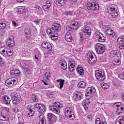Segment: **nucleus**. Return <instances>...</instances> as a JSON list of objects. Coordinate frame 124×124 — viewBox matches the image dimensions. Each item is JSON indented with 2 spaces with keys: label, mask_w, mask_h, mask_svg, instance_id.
Listing matches in <instances>:
<instances>
[{
  "label": "nucleus",
  "mask_w": 124,
  "mask_h": 124,
  "mask_svg": "<svg viewBox=\"0 0 124 124\" xmlns=\"http://www.w3.org/2000/svg\"><path fill=\"white\" fill-rule=\"evenodd\" d=\"M62 30L61 24L59 23H54L50 29L46 30V32L48 35H51L52 40H57L59 38V33Z\"/></svg>",
  "instance_id": "1"
},
{
  "label": "nucleus",
  "mask_w": 124,
  "mask_h": 124,
  "mask_svg": "<svg viewBox=\"0 0 124 124\" xmlns=\"http://www.w3.org/2000/svg\"><path fill=\"white\" fill-rule=\"evenodd\" d=\"M11 100L13 104H19L22 101V98L21 95L16 93H13L10 94Z\"/></svg>",
  "instance_id": "2"
},
{
  "label": "nucleus",
  "mask_w": 124,
  "mask_h": 124,
  "mask_svg": "<svg viewBox=\"0 0 124 124\" xmlns=\"http://www.w3.org/2000/svg\"><path fill=\"white\" fill-rule=\"evenodd\" d=\"M116 7H117V6L112 4L111 5H109L107 9L108 13L111 14L112 18H116V17L119 15V14L116 11Z\"/></svg>",
  "instance_id": "3"
},
{
  "label": "nucleus",
  "mask_w": 124,
  "mask_h": 124,
  "mask_svg": "<svg viewBox=\"0 0 124 124\" xmlns=\"http://www.w3.org/2000/svg\"><path fill=\"white\" fill-rule=\"evenodd\" d=\"M88 62L90 64H94L97 62L96 56L93 52H89L87 54Z\"/></svg>",
  "instance_id": "4"
},
{
  "label": "nucleus",
  "mask_w": 124,
  "mask_h": 124,
  "mask_svg": "<svg viewBox=\"0 0 124 124\" xmlns=\"http://www.w3.org/2000/svg\"><path fill=\"white\" fill-rule=\"evenodd\" d=\"M87 8L88 10L95 11V10L99 9V5L94 2H90L87 4Z\"/></svg>",
  "instance_id": "5"
},
{
  "label": "nucleus",
  "mask_w": 124,
  "mask_h": 124,
  "mask_svg": "<svg viewBox=\"0 0 124 124\" xmlns=\"http://www.w3.org/2000/svg\"><path fill=\"white\" fill-rule=\"evenodd\" d=\"M95 76L97 80L101 82L105 79V73L103 71L97 70L95 72Z\"/></svg>",
  "instance_id": "6"
},
{
  "label": "nucleus",
  "mask_w": 124,
  "mask_h": 124,
  "mask_svg": "<svg viewBox=\"0 0 124 124\" xmlns=\"http://www.w3.org/2000/svg\"><path fill=\"white\" fill-rule=\"evenodd\" d=\"M60 108H61V104L59 102H55L54 107H50V110L55 113V114H60Z\"/></svg>",
  "instance_id": "7"
},
{
  "label": "nucleus",
  "mask_w": 124,
  "mask_h": 124,
  "mask_svg": "<svg viewBox=\"0 0 124 124\" xmlns=\"http://www.w3.org/2000/svg\"><path fill=\"white\" fill-rule=\"evenodd\" d=\"M64 114L66 117L69 119H71V118H74L75 117L72 108H71L70 107H67L66 108H65Z\"/></svg>",
  "instance_id": "8"
},
{
  "label": "nucleus",
  "mask_w": 124,
  "mask_h": 124,
  "mask_svg": "<svg viewBox=\"0 0 124 124\" xmlns=\"http://www.w3.org/2000/svg\"><path fill=\"white\" fill-rule=\"evenodd\" d=\"M95 49L97 54H103L105 52V46L103 44H96Z\"/></svg>",
  "instance_id": "9"
},
{
  "label": "nucleus",
  "mask_w": 124,
  "mask_h": 124,
  "mask_svg": "<svg viewBox=\"0 0 124 124\" xmlns=\"http://www.w3.org/2000/svg\"><path fill=\"white\" fill-rule=\"evenodd\" d=\"M0 52H1L3 55H4V53L6 52L8 57H11V56L13 55L12 50H11L10 48H7V47H5V46L0 47Z\"/></svg>",
  "instance_id": "10"
},
{
  "label": "nucleus",
  "mask_w": 124,
  "mask_h": 124,
  "mask_svg": "<svg viewBox=\"0 0 124 124\" xmlns=\"http://www.w3.org/2000/svg\"><path fill=\"white\" fill-rule=\"evenodd\" d=\"M16 78H11L6 80L5 85L7 87H12L17 83Z\"/></svg>",
  "instance_id": "11"
},
{
  "label": "nucleus",
  "mask_w": 124,
  "mask_h": 124,
  "mask_svg": "<svg viewBox=\"0 0 124 124\" xmlns=\"http://www.w3.org/2000/svg\"><path fill=\"white\" fill-rule=\"evenodd\" d=\"M46 116L49 124H55L57 122V117L54 114L48 113Z\"/></svg>",
  "instance_id": "12"
},
{
  "label": "nucleus",
  "mask_w": 124,
  "mask_h": 124,
  "mask_svg": "<svg viewBox=\"0 0 124 124\" xmlns=\"http://www.w3.org/2000/svg\"><path fill=\"white\" fill-rule=\"evenodd\" d=\"M95 88L93 87H88L86 90L85 95L86 96H90L92 97L95 93Z\"/></svg>",
  "instance_id": "13"
},
{
  "label": "nucleus",
  "mask_w": 124,
  "mask_h": 124,
  "mask_svg": "<svg viewBox=\"0 0 124 124\" xmlns=\"http://www.w3.org/2000/svg\"><path fill=\"white\" fill-rule=\"evenodd\" d=\"M81 98H83V94L80 92H76L74 93L73 99L78 101L81 100Z\"/></svg>",
  "instance_id": "14"
},
{
  "label": "nucleus",
  "mask_w": 124,
  "mask_h": 124,
  "mask_svg": "<svg viewBox=\"0 0 124 124\" xmlns=\"http://www.w3.org/2000/svg\"><path fill=\"white\" fill-rule=\"evenodd\" d=\"M105 33L108 35H110V36L112 37L114 39L117 37V33L114 32V31H113L111 29H107V31H105Z\"/></svg>",
  "instance_id": "15"
},
{
  "label": "nucleus",
  "mask_w": 124,
  "mask_h": 124,
  "mask_svg": "<svg viewBox=\"0 0 124 124\" xmlns=\"http://www.w3.org/2000/svg\"><path fill=\"white\" fill-rule=\"evenodd\" d=\"M7 45L10 47H14L15 45V42H14V36H10L9 39L7 41Z\"/></svg>",
  "instance_id": "16"
},
{
  "label": "nucleus",
  "mask_w": 124,
  "mask_h": 124,
  "mask_svg": "<svg viewBox=\"0 0 124 124\" xmlns=\"http://www.w3.org/2000/svg\"><path fill=\"white\" fill-rule=\"evenodd\" d=\"M75 61H74V60H70L69 61V71H70L71 72H73L74 71V70H75Z\"/></svg>",
  "instance_id": "17"
},
{
  "label": "nucleus",
  "mask_w": 124,
  "mask_h": 124,
  "mask_svg": "<svg viewBox=\"0 0 124 124\" xmlns=\"http://www.w3.org/2000/svg\"><path fill=\"white\" fill-rule=\"evenodd\" d=\"M21 66L23 68V71L24 74L26 75H28V74H30V70L28 69V67H27V64L25 61L20 62Z\"/></svg>",
  "instance_id": "18"
},
{
  "label": "nucleus",
  "mask_w": 124,
  "mask_h": 124,
  "mask_svg": "<svg viewBox=\"0 0 124 124\" xmlns=\"http://www.w3.org/2000/svg\"><path fill=\"white\" fill-rule=\"evenodd\" d=\"M83 31L86 35H90L92 33V29L89 26H85L83 29Z\"/></svg>",
  "instance_id": "19"
},
{
  "label": "nucleus",
  "mask_w": 124,
  "mask_h": 124,
  "mask_svg": "<svg viewBox=\"0 0 124 124\" xmlns=\"http://www.w3.org/2000/svg\"><path fill=\"white\" fill-rule=\"evenodd\" d=\"M116 107H117V110L116 111V115H119L121 113H123L124 112V108L120 104H117L116 105Z\"/></svg>",
  "instance_id": "20"
},
{
  "label": "nucleus",
  "mask_w": 124,
  "mask_h": 124,
  "mask_svg": "<svg viewBox=\"0 0 124 124\" xmlns=\"http://www.w3.org/2000/svg\"><path fill=\"white\" fill-rule=\"evenodd\" d=\"M65 38L68 42H72V40H73V38H72L71 33L69 32L66 33Z\"/></svg>",
  "instance_id": "21"
},
{
  "label": "nucleus",
  "mask_w": 124,
  "mask_h": 124,
  "mask_svg": "<svg viewBox=\"0 0 124 124\" xmlns=\"http://www.w3.org/2000/svg\"><path fill=\"white\" fill-rule=\"evenodd\" d=\"M60 63L62 66V68L63 70H65L67 68V63L64 60L60 61Z\"/></svg>",
  "instance_id": "22"
},
{
  "label": "nucleus",
  "mask_w": 124,
  "mask_h": 124,
  "mask_svg": "<svg viewBox=\"0 0 124 124\" xmlns=\"http://www.w3.org/2000/svg\"><path fill=\"white\" fill-rule=\"evenodd\" d=\"M117 44H119L120 49H124V42L122 38H118L117 39Z\"/></svg>",
  "instance_id": "23"
},
{
  "label": "nucleus",
  "mask_w": 124,
  "mask_h": 124,
  "mask_svg": "<svg viewBox=\"0 0 124 124\" xmlns=\"http://www.w3.org/2000/svg\"><path fill=\"white\" fill-rule=\"evenodd\" d=\"M68 0H57L55 1V3L56 5L60 6V5L63 6L65 4L66 1Z\"/></svg>",
  "instance_id": "24"
},
{
  "label": "nucleus",
  "mask_w": 124,
  "mask_h": 124,
  "mask_svg": "<svg viewBox=\"0 0 124 124\" xmlns=\"http://www.w3.org/2000/svg\"><path fill=\"white\" fill-rule=\"evenodd\" d=\"M2 100L4 101V103L6 105H9V104H10V101H11L10 98L7 95H5L2 97Z\"/></svg>",
  "instance_id": "25"
},
{
  "label": "nucleus",
  "mask_w": 124,
  "mask_h": 124,
  "mask_svg": "<svg viewBox=\"0 0 124 124\" xmlns=\"http://www.w3.org/2000/svg\"><path fill=\"white\" fill-rule=\"evenodd\" d=\"M42 46L43 47V48H45L46 49H52V45L48 42H44L42 44Z\"/></svg>",
  "instance_id": "26"
},
{
  "label": "nucleus",
  "mask_w": 124,
  "mask_h": 124,
  "mask_svg": "<svg viewBox=\"0 0 124 124\" xmlns=\"http://www.w3.org/2000/svg\"><path fill=\"white\" fill-rule=\"evenodd\" d=\"M51 78V73L46 72L44 76V80L46 81V82H49L50 81V78Z\"/></svg>",
  "instance_id": "27"
},
{
  "label": "nucleus",
  "mask_w": 124,
  "mask_h": 124,
  "mask_svg": "<svg viewBox=\"0 0 124 124\" xmlns=\"http://www.w3.org/2000/svg\"><path fill=\"white\" fill-rule=\"evenodd\" d=\"M39 124H46V120L43 115H40L39 116Z\"/></svg>",
  "instance_id": "28"
},
{
  "label": "nucleus",
  "mask_w": 124,
  "mask_h": 124,
  "mask_svg": "<svg viewBox=\"0 0 124 124\" xmlns=\"http://www.w3.org/2000/svg\"><path fill=\"white\" fill-rule=\"evenodd\" d=\"M46 111V107L44 105L41 104V106H40V108L38 109V112L39 113H45Z\"/></svg>",
  "instance_id": "29"
},
{
  "label": "nucleus",
  "mask_w": 124,
  "mask_h": 124,
  "mask_svg": "<svg viewBox=\"0 0 124 124\" xmlns=\"http://www.w3.org/2000/svg\"><path fill=\"white\" fill-rule=\"evenodd\" d=\"M77 71L81 76L85 74V73L84 72V68H83L81 66H78V67L77 68Z\"/></svg>",
  "instance_id": "30"
},
{
  "label": "nucleus",
  "mask_w": 124,
  "mask_h": 124,
  "mask_svg": "<svg viewBox=\"0 0 124 124\" xmlns=\"http://www.w3.org/2000/svg\"><path fill=\"white\" fill-rule=\"evenodd\" d=\"M70 25L71 26H73V27H74L73 28L74 30H76L78 29L79 23H78V22L75 21H72L70 22Z\"/></svg>",
  "instance_id": "31"
},
{
  "label": "nucleus",
  "mask_w": 124,
  "mask_h": 124,
  "mask_svg": "<svg viewBox=\"0 0 124 124\" xmlns=\"http://www.w3.org/2000/svg\"><path fill=\"white\" fill-rule=\"evenodd\" d=\"M124 117L119 116L117 119L115 124H124Z\"/></svg>",
  "instance_id": "32"
},
{
  "label": "nucleus",
  "mask_w": 124,
  "mask_h": 124,
  "mask_svg": "<svg viewBox=\"0 0 124 124\" xmlns=\"http://www.w3.org/2000/svg\"><path fill=\"white\" fill-rule=\"evenodd\" d=\"M98 40L100 42H105L106 40V37L103 34H101L99 35Z\"/></svg>",
  "instance_id": "33"
},
{
  "label": "nucleus",
  "mask_w": 124,
  "mask_h": 124,
  "mask_svg": "<svg viewBox=\"0 0 124 124\" xmlns=\"http://www.w3.org/2000/svg\"><path fill=\"white\" fill-rule=\"evenodd\" d=\"M56 82H60L59 88L60 89V90H62V88H63V85H64V79H57L56 80Z\"/></svg>",
  "instance_id": "34"
},
{
  "label": "nucleus",
  "mask_w": 124,
  "mask_h": 124,
  "mask_svg": "<svg viewBox=\"0 0 124 124\" xmlns=\"http://www.w3.org/2000/svg\"><path fill=\"white\" fill-rule=\"evenodd\" d=\"M101 86L104 90H107V89H109L110 84L109 83L102 82L101 84Z\"/></svg>",
  "instance_id": "35"
},
{
  "label": "nucleus",
  "mask_w": 124,
  "mask_h": 124,
  "mask_svg": "<svg viewBox=\"0 0 124 124\" xmlns=\"http://www.w3.org/2000/svg\"><path fill=\"white\" fill-rule=\"evenodd\" d=\"M95 124H107V122L106 121H101L100 118H97L95 120Z\"/></svg>",
  "instance_id": "36"
},
{
  "label": "nucleus",
  "mask_w": 124,
  "mask_h": 124,
  "mask_svg": "<svg viewBox=\"0 0 124 124\" xmlns=\"http://www.w3.org/2000/svg\"><path fill=\"white\" fill-rule=\"evenodd\" d=\"M0 120L1 121H8L9 118L3 116L2 115V112L0 111Z\"/></svg>",
  "instance_id": "37"
},
{
  "label": "nucleus",
  "mask_w": 124,
  "mask_h": 124,
  "mask_svg": "<svg viewBox=\"0 0 124 124\" xmlns=\"http://www.w3.org/2000/svg\"><path fill=\"white\" fill-rule=\"evenodd\" d=\"M113 63L115 65H120L121 64V60L119 59H115L113 61Z\"/></svg>",
  "instance_id": "38"
},
{
  "label": "nucleus",
  "mask_w": 124,
  "mask_h": 124,
  "mask_svg": "<svg viewBox=\"0 0 124 124\" xmlns=\"http://www.w3.org/2000/svg\"><path fill=\"white\" fill-rule=\"evenodd\" d=\"M25 32L28 36L27 37H31V30L29 28H26L25 30Z\"/></svg>",
  "instance_id": "39"
},
{
  "label": "nucleus",
  "mask_w": 124,
  "mask_h": 124,
  "mask_svg": "<svg viewBox=\"0 0 124 124\" xmlns=\"http://www.w3.org/2000/svg\"><path fill=\"white\" fill-rule=\"evenodd\" d=\"M99 26H100L101 29H108V26L104 25L102 22H100L99 23Z\"/></svg>",
  "instance_id": "40"
},
{
  "label": "nucleus",
  "mask_w": 124,
  "mask_h": 124,
  "mask_svg": "<svg viewBox=\"0 0 124 124\" xmlns=\"http://www.w3.org/2000/svg\"><path fill=\"white\" fill-rule=\"evenodd\" d=\"M78 85L80 88H85V87H86V82L84 81H80L78 83Z\"/></svg>",
  "instance_id": "41"
},
{
  "label": "nucleus",
  "mask_w": 124,
  "mask_h": 124,
  "mask_svg": "<svg viewBox=\"0 0 124 124\" xmlns=\"http://www.w3.org/2000/svg\"><path fill=\"white\" fill-rule=\"evenodd\" d=\"M46 5H47V8H50V6L52 5V1L51 0H47Z\"/></svg>",
  "instance_id": "42"
},
{
  "label": "nucleus",
  "mask_w": 124,
  "mask_h": 124,
  "mask_svg": "<svg viewBox=\"0 0 124 124\" xmlns=\"http://www.w3.org/2000/svg\"><path fill=\"white\" fill-rule=\"evenodd\" d=\"M42 104H35L34 105V108L35 109H37V111H38V110H39V108H40V106H41Z\"/></svg>",
  "instance_id": "43"
},
{
  "label": "nucleus",
  "mask_w": 124,
  "mask_h": 124,
  "mask_svg": "<svg viewBox=\"0 0 124 124\" xmlns=\"http://www.w3.org/2000/svg\"><path fill=\"white\" fill-rule=\"evenodd\" d=\"M42 104H35L34 105V108L35 109H37V111H38V110H39V108H40V106H41Z\"/></svg>",
  "instance_id": "44"
},
{
  "label": "nucleus",
  "mask_w": 124,
  "mask_h": 124,
  "mask_svg": "<svg viewBox=\"0 0 124 124\" xmlns=\"http://www.w3.org/2000/svg\"><path fill=\"white\" fill-rule=\"evenodd\" d=\"M111 54L115 55V56H118V55H120V51L116 50H112L111 51Z\"/></svg>",
  "instance_id": "45"
},
{
  "label": "nucleus",
  "mask_w": 124,
  "mask_h": 124,
  "mask_svg": "<svg viewBox=\"0 0 124 124\" xmlns=\"http://www.w3.org/2000/svg\"><path fill=\"white\" fill-rule=\"evenodd\" d=\"M6 27V24L4 23H0V30H3Z\"/></svg>",
  "instance_id": "46"
},
{
  "label": "nucleus",
  "mask_w": 124,
  "mask_h": 124,
  "mask_svg": "<svg viewBox=\"0 0 124 124\" xmlns=\"http://www.w3.org/2000/svg\"><path fill=\"white\" fill-rule=\"evenodd\" d=\"M73 13L72 11H67L65 12V15L66 16H72Z\"/></svg>",
  "instance_id": "47"
},
{
  "label": "nucleus",
  "mask_w": 124,
  "mask_h": 124,
  "mask_svg": "<svg viewBox=\"0 0 124 124\" xmlns=\"http://www.w3.org/2000/svg\"><path fill=\"white\" fill-rule=\"evenodd\" d=\"M53 51H52V49H48L47 51L46 52V53H45V55H53Z\"/></svg>",
  "instance_id": "48"
},
{
  "label": "nucleus",
  "mask_w": 124,
  "mask_h": 124,
  "mask_svg": "<svg viewBox=\"0 0 124 124\" xmlns=\"http://www.w3.org/2000/svg\"><path fill=\"white\" fill-rule=\"evenodd\" d=\"M32 99L34 102H37V101H38V98H37V97H36V96L34 95H32Z\"/></svg>",
  "instance_id": "49"
},
{
  "label": "nucleus",
  "mask_w": 124,
  "mask_h": 124,
  "mask_svg": "<svg viewBox=\"0 0 124 124\" xmlns=\"http://www.w3.org/2000/svg\"><path fill=\"white\" fill-rule=\"evenodd\" d=\"M78 35L80 36V41H83V40H84V34H83V32L79 33Z\"/></svg>",
  "instance_id": "50"
},
{
  "label": "nucleus",
  "mask_w": 124,
  "mask_h": 124,
  "mask_svg": "<svg viewBox=\"0 0 124 124\" xmlns=\"http://www.w3.org/2000/svg\"><path fill=\"white\" fill-rule=\"evenodd\" d=\"M15 76H20V75H21V72L20 71H19L18 70H16L15 71Z\"/></svg>",
  "instance_id": "51"
},
{
  "label": "nucleus",
  "mask_w": 124,
  "mask_h": 124,
  "mask_svg": "<svg viewBox=\"0 0 124 124\" xmlns=\"http://www.w3.org/2000/svg\"><path fill=\"white\" fill-rule=\"evenodd\" d=\"M39 23V20H36L35 21H33L32 25L34 26V27H35V26H37V24Z\"/></svg>",
  "instance_id": "52"
},
{
  "label": "nucleus",
  "mask_w": 124,
  "mask_h": 124,
  "mask_svg": "<svg viewBox=\"0 0 124 124\" xmlns=\"http://www.w3.org/2000/svg\"><path fill=\"white\" fill-rule=\"evenodd\" d=\"M66 30L68 31H72V30H74L73 29V28L71 27V26H68L66 27Z\"/></svg>",
  "instance_id": "53"
},
{
  "label": "nucleus",
  "mask_w": 124,
  "mask_h": 124,
  "mask_svg": "<svg viewBox=\"0 0 124 124\" xmlns=\"http://www.w3.org/2000/svg\"><path fill=\"white\" fill-rule=\"evenodd\" d=\"M24 10H26V7L25 6H21L19 9V11H22V13H23V12H24Z\"/></svg>",
  "instance_id": "54"
},
{
  "label": "nucleus",
  "mask_w": 124,
  "mask_h": 124,
  "mask_svg": "<svg viewBox=\"0 0 124 124\" xmlns=\"http://www.w3.org/2000/svg\"><path fill=\"white\" fill-rule=\"evenodd\" d=\"M119 78L120 79H124V74H121L119 75Z\"/></svg>",
  "instance_id": "55"
},
{
  "label": "nucleus",
  "mask_w": 124,
  "mask_h": 124,
  "mask_svg": "<svg viewBox=\"0 0 124 124\" xmlns=\"http://www.w3.org/2000/svg\"><path fill=\"white\" fill-rule=\"evenodd\" d=\"M4 65V62L2 61V59L0 61V66H3Z\"/></svg>",
  "instance_id": "56"
},
{
  "label": "nucleus",
  "mask_w": 124,
  "mask_h": 124,
  "mask_svg": "<svg viewBox=\"0 0 124 124\" xmlns=\"http://www.w3.org/2000/svg\"><path fill=\"white\" fill-rule=\"evenodd\" d=\"M34 113H35V108H32V110H31V117H32V116H33V115H34Z\"/></svg>",
  "instance_id": "57"
},
{
  "label": "nucleus",
  "mask_w": 124,
  "mask_h": 124,
  "mask_svg": "<svg viewBox=\"0 0 124 124\" xmlns=\"http://www.w3.org/2000/svg\"><path fill=\"white\" fill-rule=\"evenodd\" d=\"M43 9H44V10H48L49 8H47V5L46 4V5H44L43 6Z\"/></svg>",
  "instance_id": "58"
},
{
  "label": "nucleus",
  "mask_w": 124,
  "mask_h": 124,
  "mask_svg": "<svg viewBox=\"0 0 124 124\" xmlns=\"http://www.w3.org/2000/svg\"><path fill=\"white\" fill-rule=\"evenodd\" d=\"M87 119H88V120H89V121H92V116H91V115H88V116H87Z\"/></svg>",
  "instance_id": "59"
},
{
  "label": "nucleus",
  "mask_w": 124,
  "mask_h": 124,
  "mask_svg": "<svg viewBox=\"0 0 124 124\" xmlns=\"http://www.w3.org/2000/svg\"><path fill=\"white\" fill-rule=\"evenodd\" d=\"M11 75H15V70H12L10 72Z\"/></svg>",
  "instance_id": "60"
},
{
  "label": "nucleus",
  "mask_w": 124,
  "mask_h": 124,
  "mask_svg": "<svg viewBox=\"0 0 124 124\" xmlns=\"http://www.w3.org/2000/svg\"><path fill=\"white\" fill-rule=\"evenodd\" d=\"M28 109L30 111V113H31V106H28Z\"/></svg>",
  "instance_id": "61"
},
{
  "label": "nucleus",
  "mask_w": 124,
  "mask_h": 124,
  "mask_svg": "<svg viewBox=\"0 0 124 124\" xmlns=\"http://www.w3.org/2000/svg\"><path fill=\"white\" fill-rule=\"evenodd\" d=\"M35 59L37 61H39V59H38V56L36 55H35Z\"/></svg>",
  "instance_id": "62"
},
{
  "label": "nucleus",
  "mask_w": 124,
  "mask_h": 124,
  "mask_svg": "<svg viewBox=\"0 0 124 124\" xmlns=\"http://www.w3.org/2000/svg\"><path fill=\"white\" fill-rule=\"evenodd\" d=\"M24 0H16V1H17V2H23Z\"/></svg>",
  "instance_id": "63"
},
{
  "label": "nucleus",
  "mask_w": 124,
  "mask_h": 124,
  "mask_svg": "<svg viewBox=\"0 0 124 124\" xmlns=\"http://www.w3.org/2000/svg\"><path fill=\"white\" fill-rule=\"evenodd\" d=\"M43 82L44 84V85H45L46 86H48V83L45 81H44V80H43Z\"/></svg>",
  "instance_id": "64"
}]
</instances>
